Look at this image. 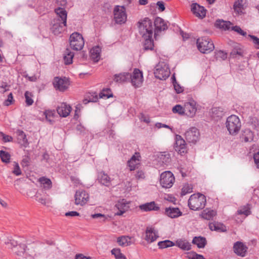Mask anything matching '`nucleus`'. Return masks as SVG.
I'll return each mask as SVG.
<instances>
[{"instance_id":"1","label":"nucleus","mask_w":259,"mask_h":259,"mask_svg":"<svg viewBox=\"0 0 259 259\" xmlns=\"http://www.w3.org/2000/svg\"><path fill=\"white\" fill-rule=\"evenodd\" d=\"M206 200L205 196L200 193L192 195L188 200V206L193 210L203 209L206 205Z\"/></svg>"},{"instance_id":"2","label":"nucleus","mask_w":259,"mask_h":259,"mask_svg":"<svg viewBox=\"0 0 259 259\" xmlns=\"http://www.w3.org/2000/svg\"><path fill=\"white\" fill-rule=\"evenodd\" d=\"M226 125L230 134L236 135L240 130L241 123L237 116L232 115L227 118Z\"/></svg>"},{"instance_id":"3","label":"nucleus","mask_w":259,"mask_h":259,"mask_svg":"<svg viewBox=\"0 0 259 259\" xmlns=\"http://www.w3.org/2000/svg\"><path fill=\"white\" fill-rule=\"evenodd\" d=\"M197 46L199 51L204 54L212 52L214 46L212 40L206 36L201 37L197 40Z\"/></svg>"},{"instance_id":"4","label":"nucleus","mask_w":259,"mask_h":259,"mask_svg":"<svg viewBox=\"0 0 259 259\" xmlns=\"http://www.w3.org/2000/svg\"><path fill=\"white\" fill-rule=\"evenodd\" d=\"M139 32L142 36L153 35V26L152 21L148 18H145L138 22Z\"/></svg>"},{"instance_id":"5","label":"nucleus","mask_w":259,"mask_h":259,"mask_svg":"<svg viewBox=\"0 0 259 259\" xmlns=\"http://www.w3.org/2000/svg\"><path fill=\"white\" fill-rule=\"evenodd\" d=\"M156 78L160 80H165L170 74V70L168 65L164 62H159L155 67L154 72Z\"/></svg>"},{"instance_id":"6","label":"nucleus","mask_w":259,"mask_h":259,"mask_svg":"<svg viewBox=\"0 0 259 259\" xmlns=\"http://www.w3.org/2000/svg\"><path fill=\"white\" fill-rule=\"evenodd\" d=\"M69 41L70 47L75 51L81 50L84 45L83 37L78 32H74L71 34Z\"/></svg>"},{"instance_id":"7","label":"nucleus","mask_w":259,"mask_h":259,"mask_svg":"<svg viewBox=\"0 0 259 259\" xmlns=\"http://www.w3.org/2000/svg\"><path fill=\"white\" fill-rule=\"evenodd\" d=\"M175 182L173 174L170 171L163 172L160 175V183L163 188H171Z\"/></svg>"},{"instance_id":"8","label":"nucleus","mask_w":259,"mask_h":259,"mask_svg":"<svg viewBox=\"0 0 259 259\" xmlns=\"http://www.w3.org/2000/svg\"><path fill=\"white\" fill-rule=\"evenodd\" d=\"M127 16L124 6H116L114 9V19L117 24H123L126 21Z\"/></svg>"},{"instance_id":"9","label":"nucleus","mask_w":259,"mask_h":259,"mask_svg":"<svg viewBox=\"0 0 259 259\" xmlns=\"http://www.w3.org/2000/svg\"><path fill=\"white\" fill-rule=\"evenodd\" d=\"M130 81L132 85L135 88L140 87L143 81L142 72L139 69L135 68L133 74L130 73Z\"/></svg>"},{"instance_id":"10","label":"nucleus","mask_w":259,"mask_h":259,"mask_svg":"<svg viewBox=\"0 0 259 259\" xmlns=\"http://www.w3.org/2000/svg\"><path fill=\"white\" fill-rule=\"evenodd\" d=\"M63 22L59 18H55L52 21L51 30L55 35H58L64 30L66 23Z\"/></svg>"},{"instance_id":"11","label":"nucleus","mask_w":259,"mask_h":259,"mask_svg":"<svg viewBox=\"0 0 259 259\" xmlns=\"http://www.w3.org/2000/svg\"><path fill=\"white\" fill-rule=\"evenodd\" d=\"M185 136L188 142L195 144L199 139V132L196 127H192L186 132Z\"/></svg>"},{"instance_id":"12","label":"nucleus","mask_w":259,"mask_h":259,"mask_svg":"<svg viewBox=\"0 0 259 259\" xmlns=\"http://www.w3.org/2000/svg\"><path fill=\"white\" fill-rule=\"evenodd\" d=\"M89 195L83 190L76 191L75 195V204L83 206L89 201Z\"/></svg>"},{"instance_id":"13","label":"nucleus","mask_w":259,"mask_h":259,"mask_svg":"<svg viewBox=\"0 0 259 259\" xmlns=\"http://www.w3.org/2000/svg\"><path fill=\"white\" fill-rule=\"evenodd\" d=\"M54 88L61 92L66 90L69 85L68 80L66 78L55 77L53 81Z\"/></svg>"},{"instance_id":"14","label":"nucleus","mask_w":259,"mask_h":259,"mask_svg":"<svg viewBox=\"0 0 259 259\" xmlns=\"http://www.w3.org/2000/svg\"><path fill=\"white\" fill-rule=\"evenodd\" d=\"M145 235V240L148 243H152L159 237L157 231L152 227H147Z\"/></svg>"},{"instance_id":"15","label":"nucleus","mask_w":259,"mask_h":259,"mask_svg":"<svg viewBox=\"0 0 259 259\" xmlns=\"http://www.w3.org/2000/svg\"><path fill=\"white\" fill-rule=\"evenodd\" d=\"M175 150L179 154L182 155L187 151L185 141L182 138L181 136H176V141L175 145Z\"/></svg>"},{"instance_id":"16","label":"nucleus","mask_w":259,"mask_h":259,"mask_svg":"<svg viewBox=\"0 0 259 259\" xmlns=\"http://www.w3.org/2000/svg\"><path fill=\"white\" fill-rule=\"evenodd\" d=\"M196 110V102L194 101L193 100L185 103V115L188 117H192L195 115Z\"/></svg>"},{"instance_id":"17","label":"nucleus","mask_w":259,"mask_h":259,"mask_svg":"<svg viewBox=\"0 0 259 259\" xmlns=\"http://www.w3.org/2000/svg\"><path fill=\"white\" fill-rule=\"evenodd\" d=\"M129 203L125 200L122 199L117 201L115 205V208L118 211L115 213L117 215H121L129 209Z\"/></svg>"},{"instance_id":"18","label":"nucleus","mask_w":259,"mask_h":259,"mask_svg":"<svg viewBox=\"0 0 259 259\" xmlns=\"http://www.w3.org/2000/svg\"><path fill=\"white\" fill-rule=\"evenodd\" d=\"M139 208L143 211H158L160 210L159 205L155 201L147 202L139 205Z\"/></svg>"},{"instance_id":"19","label":"nucleus","mask_w":259,"mask_h":259,"mask_svg":"<svg viewBox=\"0 0 259 259\" xmlns=\"http://www.w3.org/2000/svg\"><path fill=\"white\" fill-rule=\"evenodd\" d=\"M233 249L236 254L240 256L244 257L246 255L247 247L242 242L238 241L234 244Z\"/></svg>"},{"instance_id":"20","label":"nucleus","mask_w":259,"mask_h":259,"mask_svg":"<svg viewBox=\"0 0 259 259\" xmlns=\"http://www.w3.org/2000/svg\"><path fill=\"white\" fill-rule=\"evenodd\" d=\"M191 11L197 17L203 18L206 15V10L203 7L200 6L197 3L191 5Z\"/></svg>"},{"instance_id":"21","label":"nucleus","mask_w":259,"mask_h":259,"mask_svg":"<svg viewBox=\"0 0 259 259\" xmlns=\"http://www.w3.org/2000/svg\"><path fill=\"white\" fill-rule=\"evenodd\" d=\"M136 239L133 237L121 236L117 238V242L121 246H127L135 243Z\"/></svg>"},{"instance_id":"22","label":"nucleus","mask_w":259,"mask_h":259,"mask_svg":"<svg viewBox=\"0 0 259 259\" xmlns=\"http://www.w3.org/2000/svg\"><path fill=\"white\" fill-rule=\"evenodd\" d=\"M71 107L65 103H62L57 108V111L60 116L67 117L71 112Z\"/></svg>"},{"instance_id":"23","label":"nucleus","mask_w":259,"mask_h":259,"mask_svg":"<svg viewBox=\"0 0 259 259\" xmlns=\"http://www.w3.org/2000/svg\"><path fill=\"white\" fill-rule=\"evenodd\" d=\"M209 114L214 120H219L224 116V111L222 107H213L210 110Z\"/></svg>"},{"instance_id":"24","label":"nucleus","mask_w":259,"mask_h":259,"mask_svg":"<svg viewBox=\"0 0 259 259\" xmlns=\"http://www.w3.org/2000/svg\"><path fill=\"white\" fill-rule=\"evenodd\" d=\"M140 157L139 153H136L128 161L127 164L131 171L136 169L137 166L139 164Z\"/></svg>"},{"instance_id":"25","label":"nucleus","mask_w":259,"mask_h":259,"mask_svg":"<svg viewBox=\"0 0 259 259\" xmlns=\"http://www.w3.org/2000/svg\"><path fill=\"white\" fill-rule=\"evenodd\" d=\"M130 73L128 72H123L119 74H115L114 75L113 80L118 83H123L130 81Z\"/></svg>"},{"instance_id":"26","label":"nucleus","mask_w":259,"mask_h":259,"mask_svg":"<svg viewBox=\"0 0 259 259\" xmlns=\"http://www.w3.org/2000/svg\"><path fill=\"white\" fill-rule=\"evenodd\" d=\"M158 159L161 165H167L171 161L170 154L167 152H160L158 155Z\"/></svg>"},{"instance_id":"27","label":"nucleus","mask_w":259,"mask_h":259,"mask_svg":"<svg viewBox=\"0 0 259 259\" xmlns=\"http://www.w3.org/2000/svg\"><path fill=\"white\" fill-rule=\"evenodd\" d=\"M166 214L171 218H178L182 215V212L178 207H168L165 208Z\"/></svg>"},{"instance_id":"28","label":"nucleus","mask_w":259,"mask_h":259,"mask_svg":"<svg viewBox=\"0 0 259 259\" xmlns=\"http://www.w3.org/2000/svg\"><path fill=\"white\" fill-rule=\"evenodd\" d=\"M98 180L100 184L106 186H109L110 183V178L104 171L98 174Z\"/></svg>"},{"instance_id":"29","label":"nucleus","mask_w":259,"mask_h":259,"mask_svg":"<svg viewBox=\"0 0 259 259\" xmlns=\"http://www.w3.org/2000/svg\"><path fill=\"white\" fill-rule=\"evenodd\" d=\"M149 35L146 36H142L144 39V42L143 44L144 49L146 51L152 50L154 48V42L152 39V35L148 36Z\"/></svg>"},{"instance_id":"30","label":"nucleus","mask_w":259,"mask_h":259,"mask_svg":"<svg viewBox=\"0 0 259 259\" xmlns=\"http://www.w3.org/2000/svg\"><path fill=\"white\" fill-rule=\"evenodd\" d=\"M154 26L157 31L165 30L167 29V26L164 20L161 18L157 17L154 21Z\"/></svg>"},{"instance_id":"31","label":"nucleus","mask_w":259,"mask_h":259,"mask_svg":"<svg viewBox=\"0 0 259 259\" xmlns=\"http://www.w3.org/2000/svg\"><path fill=\"white\" fill-rule=\"evenodd\" d=\"M55 12L57 15L56 18H59L60 20L64 21V23H66L67 13L64 8L58 7L55 9Z\"/></svg>"},{"instance_id":"32","label":"nucleus","mask_w":259,"mask_h":259,"mask_svg":"<svg viewBox=\"0 0 259 259\" xmlns=\"http://www.w3.org/2000/svg\"><path fill=\"white\" fill-rule=\"evenodd\" d=\"M241 139L245 142H251L253 140V134L249 129L244 130L240 137Z\"/></svg>"},{"instance_id":"33","label":"nucleus","mask_w":259,"mask_h":259,"mask_svg":"<svg viewBox=\"0 0 259 259\" xmlns=\"http://www.w3.org/2000/svg\"><path fill=\"white\" fill-rule=\"evenodd\" d=\"M101 49L99 46L93 47L91 51V57L95 62H98L100 59Z\"/></svg>"},{"instance_id":"34","label":"nucleus","mask_w":259,"mask_h":259,"mask_svg":"<svg viewBox=\"0 0 259 259\" xmlns=\"http://www.w3.org/2000/svg\"><path fill=\"white\" fill-rule=\"evenodd\" d=\"M192 243L196 244L198 248H203L206 244V240L203 237H195L193 239Z\"/></svg>"},{"instance_id":"35","label":"nucleus","mask_w":259,"mask_h":259,"mask_svg":"<svg viewBox=\"0 0 259 259\" xmlns=\"http://www.w3.org/2000/svg\"><path fill=\"white\" fill-rule=\"evenodd\" d=\"M231 25H232V23L230 21H224L223 20H218L215 23V27L224 30L229 29Z\"/></svg>"},{"instance_id":"36","label":"nucleus","mask_w":259,"mask_h":259,"mask_svg":"<svg viewBox=\"0 0 259 259\" xmlns=\"http://www.w3.org/2000/svg\"><path fill=\"white\" fill-rule=\"evenodd\" d=\"M74 54L69 49H66L64 54V60L66 65L71 64L72 63V59Z\"/></svg>"},{"instance_id":"37","label":"nucleus","mask_w":259,"mask_h":259,"mask_svg":"<svg viewBox=\"0 0 259 259\" xmlns=\"http://www.w3.org/2000/svg\"><path fill=\"white\" fill-rule=\"evenodd\" d=\"M209 228L211 231H216L219 232H224L226 231L225 226L221 223L218 222L210 223Z\"/></svg>"},{"instance_id":"38","label":"nucleus","mask_w":259,"mask_h":259,"mask_svg":"<svg viewBox=\"0 0 259 259\" xmlns=\"http://www.w3.org/2000/svg\"><path fill=\"white\" fill-rule=\"evenodd\" d=\"M176 245L178 247L184 250H189L191 249V244L186 240H178Z\"/></svg>"},{"instance_id":"39","label":"nucleus","mask_w":259,"mask_h":259,"mask_svg":"<svg viewBox=\"0 0 259 259\" xmlns=\"http://www.w3.org/2000/svg\"><path fill=\"white\" fill-rule=\"evenodd\" d=\"M39 182L46 190H49L52 187V183L51 180L45 177L40 178L39 179Z\"/></svg>"},{"instance_id":"40","label":"nucleus","mask_w":259,"mask_h":259,"mask_svg":"<svg viewBox=\"0 0 259 259\" xmlns=\"http://www.w3.org/2000/svg\"><path fill=\"white\" fill-rule=\"evenodd\" d=\"M246 0H237L234 4V11L238 14L242 13Z\"/></svg>"},{"instance_id":"41","label":"nucleus","mask_w":259,"mask_h":259,"mask_svg":"<svg viewBox=\"0 0 259 259\" xmlns=\"http://www.w3.org/2000/svg\"><path fill=\"white\" fill-rule=\"evenodd\" d=\"M215 214L216 212L214 210L206 209L202 212L201 215L204 219L210 220L212 219Z\"/></svg>"},{"instance_id":"42","label":"nucleus","mask_w":259,"mask_h":259,"mask_svg":"<svg viewBox=\"0 0 259 259\" xmlns=\"http://www.w3.org/2000/svg\"><path fill=\"white\" fill-rule=\"evenodd\" d=\"M243 53V50L240 48L239 45L236 44L230 53V56L233 58L236 57L237 55L242 56Z\"/></svg>"},{"instance_id":"43","label":"nucleus","mask_w":259,"mask_h":259,"mask_svg":"<svg viewBox=\"0 0 259 259\" xmlns=\"http://www.w3.org/2000/svg\"><path fill=\"white\" fill-rule=\"evenodd\" d=\"M46 120L49 121L50 123L52 124L54 122V117L55 114V111L54 110H46L44 113Z\"/></svg>"},{"instance_id":"44","label":"nucleus","mask_w":259,"mask_h":259,"mask_svg":"<svg viewBox=\"0 0 259 259\" xmlns=\"http://www.w3.org/2000/svg\"><path fill=\"white\" fill-rule=\"evenodd\" d=\"M113 97V94L110 88H105L99 93L100 98L108 99Z\"/></svg>"},{"instance_id":"45","label":"nucleus","mask_w":259,"mask_h":259,"mask_svg":"<svg viewBox=\"0 0 259 259\" xmlns=\"http://www.w3.org/2000/svg\"><path fill=\"white\" fill-rule=\"evenodd\" d=\"M17 133L18 140H20V143L26 147V144H27V139L26 135L23 131L20 130L18 131Z\"/></svg>"},{"instance_id":"46","label":"nucleus","mask_w":259,"mask_h":259,"mask_svg":"<svg viewBox=\"0 0 259 259\" xmlns=\"http://www.w3.org/2000/svg\"><path fill=\"white\" fill-rule=\"evenodd\" d=\"M158 245L159 248H165L168 247H171L175 245V243L169 240H166L162 241H160L158 243Z\"/></svg>"},{"instance_id":"47","label":"nucleus","mask_w":259,"mask_h":259,"mask_svg":"<svg viewBox=\"0 0 259 259\" xmlns=\"http://www.w3.org/2000/svg\"><path fill=\"white\" fill-rule=\"evenodd\" d=\"M111 252L116 259H126V257L121 252L119 248H113Z\"/></svg>"},{"instance_id":"48","label":"nucleus","mask_w":259,"mask_h":259,"mask_svg":"<svg viewBox=\"0 0 259 259\" xmlns=\"http://www.w3.org/2000/svg\"><path fill=\"white\" fill-rule=\"evenodd\" d=\"M193 187L191 185L186 184L182 189L181 196H184L192 192Z\"/></svg>"},{"instance_id":"49","label":"nucleus","mask_w":259,"mask_h":259,"mask_svg":"<svg viewBox=\"0 0 259 259\" xmlns=\"http://www.w3.org/2000/svg\"><path fill=\"white\" fill-rule=\"evenodd\" d=\"M10 156H11L8 152L3 150L0 151V157L3 162L5 163L9 162Z\"/></svg>"},{"instance_id":"50","label":"nucleus","mask_w":259,"mask_h":259,"mask_svg":"<svg viewBox=\"0 0 259 259\" xmlns=\"http://www.w3.org/2000/svg\"><path fill=\"white\" fill-rule=\"evenodd\" d=\"M172 111L175 113H178L181 115H185L184 106L177 105L172 108Z\"/></svg>"},{"instance_id":"51","label":"nucleus","mask_w":259,"mask_h":259,"mask_svg":"<svg viewBox=\"0 0 259 259\" xmlns=\"http://www.w3.org/2000/svg\"><path fill=\"white\" fill-rule=\"evenodd\" d=\"M20 247L23 249V251L20 252V253H18V255L24 256L25 257L27 258V259H32V256L30 255L27 256V250L29 249H27V246L25 244H22L20 245Z\"/></svg>"},{"instance_id":"52","label":"nucleus","mask_w":259,"mask_h":259,"mask_svg":"<svg viewBox=\"0 0 259 259\" xmlns=\"http://www.w3.org/2000/svg\"><path fill=\"white\" fill-rule=\"evenodd\" d=\"M215 57L217 60H225L227 57V54L224 51H219L215 52Z\"/></svg>"},{"instance_id":"53","label":"nucleus","mask_w":259,"mask_h":259,"mask_svg":"<svg viewBox=\"0 0 259 259\" xmlns=\"http://www.w3.org/2000/svg\"><path fill=\"white\" fill-rule=\"evenodd\" d=\"M26 99V103L28 106H30L33 103V100L31 98V93L28 91H26L24 94Z\"/></svg>"},{"instance_id":"54","label":"nucleus","mask_w":259,"mask_h":259,"mask_svg":"<svg viewBox=\"0 0 259 259\" xmlns=\"http://www.w3.org/2000/svg\"><path fill=\"white\" fill-rule=\"evenodd\" d=\"M87 96L91 102H96L98 100V95L96 92L89 93Z\"/></svg>"},{"instance_id":"55","label":"nucleus","mask_w":259,"mask_h":259,"mask_svg":"<svg viewBox=\"0 0 259 259\" xmlns=\"http://www.w3.org/2000/svg\"><path fill=\"white\" fill-rule=\"evenodd\" d=\"M172 79H173L172 83L176 92L178 94L182 93L183 91V90L180 84L177 82L176 78L174 76H172Z\"/></svg>"},{"instance_id":"56","label":"nucleus","mask_w":259,"mask_h":259,"mask_svg":"<svg viewBox=\"0 0 259 259\" xmlns=\"http://www.w3.org/2000/svg\"><path fill=\"white\" fill-rule=\"evenodd\" d=\"M237 212L239 214H244L246 216L248 215L250 213L249 208L245 206L238 210Z\"/></svg>"},{"instance_id":"57","label":"nucleus","mask_w":259,"mask_h":259,"mask_svg":"<svg viewBox=\"0 0 259 259\" xmlns=\"http://www.w3.org/2000/svg\"><path fill=\"white\" fill-rule=\"evenodd\" d=\"M231 29L232 30H234L242 36H245L247 35L246 32L242 30V29L238 26H232Z\"/></svg>"},{"instance_id":"58","label":"nucleus","mask_w":259,"mask_h":259,"mask_svg":"<svg viewBox=\"0 0 259 259\" xmlns=\"http://www.w3.org/2000/svg\"><path fill=\"white\" fill-rule=\"evenodd\" d=\"M248 36L251 38L254 47L259 49V38L252 35H248Z\"/></svg>"},{"instance_id":"59","label":"nucleus","mask_w":259,"mask_h":259,"mask_svg":"<svg viewBox=\"0 0 259 259\" xmlns=\"http://www.w3.org/2000/svg\"><path fill=\"white\" fill-rule=\"evenodd\" d=\"M14 101L13 100V96L12 93H10L8 96V98L7 100H6L4 103V104L5 106H9L11 105Z\"/></svg>"},{"instance_id":"60","label":"nucleus","mask_w":259,"mask_h":259,"mask_svg":"<svg viewBox=\"0 0 259 259\" xmlns=\"http://www.w3.org/2000/svg\"><path fill=\"white\" fill-rule=\"evenodd\" d=\"M35 200L40 203L42 204H46V199L44 198L42 196L40 193H36V194L35 195Z\"/></svg>"},{"instance_id":"61","label":"nucleus","mask_w":259,"mask_h":259,"mask_svg":"<svg viewBox=\"0 0 259 259\" xmlns=\"http://www.w3.org/2000/svg\"><path fill=\"white\" fill-rule=\"evenodd\" d=\"M0 136L2 137L3 141L4 142H12L13 141V138L11 136L5 135L2 132H0Z\"/></svg>"},{"instance_id":"62","label":"nucleus","mask_w":259,"mask_h":259,"mask_svg":"<svg viewBox=\"0 0 259 259\" xmlns=\"http://www.w3.org/2000/svg\"><path fill=\"white\" fill-rule=\"evenodd\" d=\"M135 177L138 180H143L145 178V172L142 170H138L136 172Z\"/></svg>"},{"instance_id":"63","label":"nucleus","mask_w":259,"mask_h":259,"mask_svg":"<svg viewBox=\"0 0 259 259\" xmlns=\"http://www.w3.org/2000/svg\"><path fill=\"white\" fill-rule=\"evenodd\" d=\"M13 173L15 174L16 176H20L21 174V171L19 166V164L17 163H15L14 170H13Z\"/></svg>"},{"instance_id":"64","label":"nucleus","mask_w":259,"mask_h":259,"mask_svg":"<svg viewBox=\"0 0 259 259\" xmlns=\"http://www.w3.org/2000/svg\"><path fill=\"white\" fill-rule=\"evenodd\" d=\"M253 159L256 167L259 168V151L254 154Z\"/></svg>"}]
</instances>
